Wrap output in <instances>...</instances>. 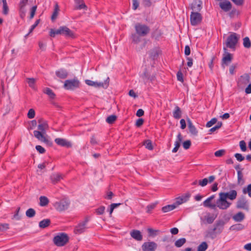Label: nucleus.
Returning a JSON list of instances; mask_svg holds the SVG:
<instances>
[{"mask_svg":"<svg viewBox=\"0 0 251 251\" xmlns=\"http://www.w3.org/2000/svg\"><path fill=\"white\" fill-rule=\"evenodd\" d=\"M216 218V216L208 215L205 219L208 224H212Z\"/></svg>","mask_w":251,"mask_h":251,"instance_id":"50","label":"nucleus"},{"mask_svg":"<svg viewBox=\"0 0 251 251\" xmlns=\"http://www.w3.org/2000/svg\"><path fill=\"white\" fill-rule=\"evenodd\" d=\"M225 153V150H220L216 151L214 153V154L216 157H221V156H223Z\"/></svg>","mask_w":251,"mask_h":251,"instance_id":"58","label":"nucleus"},{"mask_svg":"<svg viewBox=\"0 0 251 251\" xmlns=\"http://www.w3.org/2000/svg\"><path fill=\"white\" fill-rule=\"evenodd\" d=\"M188 128L189 129L190 132L193 135H197L198 131L194 126L193 125L192 122L191 121L188 119Z\"/></svg>","mask_w":251,"mask_h":251,"instance_id":"34","label":"nucleus"},{"mask_svg":"<svg viewBox=\"0 0 251 251\" xmlns=\"http://www.w3.org/2000/svg\"><path fill=\"white\" fill-rule=\"evenodd\" d=\"M207 248V243L205 242H203L198 247V251H205Z\"/></svg>","mask_w":251,"mask_h":251,"instance_id":"42","label":"nucleus"},{"mask_svg":"<svg viewBox=\"0 0 251 251\" xmlns=\"http://www.w3.org/2000/svg\"><path fill=\"white\" fill-rule=\"evenodd\" d=\"M240 148L242 151H245L247 150L246 143L244 140L239 142Z\"/></svg>","mask_w":251,"mask_h":251,"instance_id":"49","label":"nucleus"},{"mask_svg":"<svg viewBox=\"0 0 251 251\" xmlns=\"http://www.w3.org/2000/svg\"><path fill=\"white\" fill-rule=\"evenodd\" d=\"M219 5L221 8L225 12L229 11L232 7L231 3L227 0L220 2Z\"/></svg>","mask_w":251,"mask_h":251,"instance_id":"22","label":"nucleus"},{"mask_svg":"<svg viewBox=\"0 0 251 251\" xmlns=\"http://www.w3.org/2000/svg\"><path fill=\"white\" fill-rule=\"evenodd\" d=\"M220 194L223 196L226 200L227 199L233 201L235 200L237 196V193L236 190H232L229 191V192H221Z\"/></svg>","mask_w":251,"mask_h":251,"instance_id":"16","label":"nucleus"},{"mask_svg":"<svg viewBox=\"0 0 251 251\" xmlns=\"http://www.w3.org/2000/svg\"><path fill=\"white\" fill-rule=\"evenodd\" d=\"M226 222L223 220H219L214 225L213 231L216 234H220L223 230Z\"/></svg>","mask_w":251,"mask_h":251,"instance_id":"13","label":"nucleus"},{"mask_svg":"<svg viewBox=\"0 0 251 251\" xmlns=\"http://www.w3.org/2000/svg\"><path fill=\"white\" fill-rule=\"evenodd\" d=\"M45 133H43L42 131L34 130L33 131L34 136L35 138H36L38 140L43 142L46 144L47 145L49 146H51L52 145V142L50 140L48 139L45 136L44 134Z\"/></svg>","mask_w":251,"mask_h":251,"instance_id":"9","label":"nucleus"},{"mask_svg":"<svg viewBox=\"0 0 251 251\" xmlns=\"http://www.w3.org/2000/svg\"><path fill=\"white\" fill-rule=\"evenodd\" d=\"M208 183V179L207 178H205L202 180H200L199 181V184L201 187H204L206 186Z\"/></svg>","mask_w":251,"mask_h":251,"instance_id":"56","label":"nucleus"},{"mask_svg":"<svg viewBox=\"0 0 251 251\" xmlns=\"http://www.w3.org/2000/svg\"><path fill=\"white\" fill-rule=\"evenodd\" d=\"M243 193L244 194H248L249 196L251 198V184L243 189Z\"/></svg>","mask_w":251,"mask_h":251,"instance_id":"43","label":"nucleus"},{"mask_svg":"<svg viewBox=\"0 0 251 251\" xmlns=\"http://www.w3.org/2000/svg\"><path fill=\"white\" fill-rule=\"evenodd\" d=\"M104 210L105 207L103 206H101L96 209V212L98 213V214L101 215L104 213Z\"/></svg>","mask_w":251,"mask_h":251,"instance_id":"60","label":"nucleus"},{"mask_svg":"<svg viewBox=\"0 0 251 251\" xmlns=\"http://www.w3.org/2000/svg\"><path fill=\"white\" fill-rule=\"evenodd\" d=\"M244 228V226L240 224L235 225L231 227L232 229H236L239 230L242 229Z\"/></svg>","mask_w":251,"mask_h":251,"instance_id":"57","label":"nucleus"},{"mask_svg":"<svg viewBox=\"0 0 251 251\" xmlns=\"http://www.w3.org/2000/svg\"><path fill=\"white\" fill-rule=\"evenodd\" d=\"M237 183L239 185H242L245 182L243 178V175L241 171H237Z\"/></svg>","mask_w":251,"mask_h":251,"instance_id":"32","label":"nucleus"},{"mask_svg":"<svg viewBox=\"0 0 251 251\" xmlns=\"http://www.w3.org/2000/svg\"><path fill=\"white\" fill-rule=\"evenodd\" d=\"M59 10V7L58 5L56 3L55 5L53 13L51 16L52 20L55 19L58 15V13Z\"/></svg>","mask_w":251,"mask_h":251,"instance_id":"39","label":"nucleus"},{"mask_svg":"<svg viewBox=\"0 0 251 251\" xmlns=\"http://www.w3.org/2000/svg\"><path fill=\"white\" fill-rule=\"evenodd\" d=\"M26 79H27V82L29 86L30 87L34 88V84H35L36 80L33 78H28Z\"/></svg>","mask_w":251,"mask_h":251,"instance_id":"48","label":"nucleus"},{"mask_svg":"<svg viewBox=\"0 0 251 251\" xmlns=\"http://www.w3.org/2000/svg\"><path fill=\"white\" fill-rule=\"evenodd\" d=\"M3 3V13L7 15L8 12V7L7 5L6 0H2Z\"/></svg>","mask_w":251,"mask_h":251,"instance_id":"47","label":"nucleus"},{"mask_svg":"<svg viewBox=\"0 0 251 251\" xmlns=\"http://www.w3.org/2000/svg\"><path fill=\"white\" fill-rule=\"evenodd\" d=\"M75 2L77 4L76 9H86L87 6L83 0H75Z\"/></svg>","mask_w":251,"mask_h":251,"instance_id":"30","label":"nucleus"},{"mask_svg":"<svg viewBox=\"0 0 251 251\" xmlns=\"http://www.w3.org/2000/svg\"><path fill=\"white\" fill-rule=\"evenodd\" d=\"M39 204L41 206H46L48 204L49 202V199L45 196H41L39 198Z\"/></svg>","mask_w":251,"mask_h":251,"instance_id":"33","label":"nucleus"},{"mask_svg":"<svg viewBox=\"0 0 251 251\" xmlns=\"http://www.w3.org/2000/svg\"><path fill=\"white\" fill-rule=\"evenodd\" d=\"M217 119L214 118L212 119L210 121L208 122L206 124V127H210L212 126L214 124H215L217 122Z\"/></svg>","mask_w":251,"mask_h":251,"instance_id":"52","label":"nucleus"},{"mask_svg":"<svg viewBox=\"0 0 251 251\" xmlns=\"http://www.w3.org/2000/svg\"><path fill=\"white\" fill-rule=\"evenodd\" d=\"M35 149L40 153H44L45 152V149L40 145H37Z\"/></svg>","mask_w":251,"mask_h":251,"instance_id":"61","label":"nucleus"},{"mask_svg":"<svg viewBox=\"0 0 251 251\" xmlns=\"http://www.w3.org/2000/svg\"><path fill=\"white\" fill-rule=\"evenodd\" d=\"M56 75L59 78L64 79L68 76L67 72L64 69H60L55 72Z\"/></svg>","mask_w":251,"mask_h":251,"instance_id":"26","label":"nucleus"},{"mask_svg":"<svg viewBox=\"0 0 251 251\" xmlns=\"http://www.w3.org/2000/svg\"><path fill=\"white\" fill-rule=\"evenodd\" d=\"M173 113L174 118L176 119H178L181 117L182 112L178 106L175 107Z\"/></svg>","mask_w":251,"mask_h":251,"instance_id":"27","label":"nucleus"},{"mask_svg":"<svg viewBox=\"0 0 251 251\" xmlns=\"http://www.w3.org/2000/svg\"><path fill=\"white\" fill-rule=\"evenodd\" d=\"M234 156L236 159L240 162L243 161L245 159L244 157L240 153H235Z\"/></svg>","mask_w":251,"mask_h":251,"instance_id":"59","label":"nucleus"},{"mask_svg":"<svg viewBox=\"0 0 251 251\" xmlns=\"http://www.w3.org/2000/svg\"><path fill=\"white\" fill-rule=\"evenodd\" d=\"M60 34L62 35V28L61 26H60L58 29L56 30H54L53 29H51L50 33V35L51 37H54L55 35Z\"/></svg>","mask_w":251,"mask_h":251,"instance_id":"36","label":"nucleus"},{"mask_svg":"<svg viewBox=\"0 0 251 251\" xmlns=\"http://www.w3.org/2000/svg\"><path fill=\"white\" fill-rule=\"evenodd\" d=\"M88 219L86 218L84 221L80 222L75 227V232L76 234H81L84 232L87 228V223H88Z\"/></svg>","mask_w":251,"mask_h":251,"instance_id":"15","label":"nucleus"},{"mask_svg":"<svg viewBox=\"0 0 251 251\" xmlns=\"http://www.w3.org/2000/svg\"><path fill=\"white\" fill-rule=\"evenodd\" d=\"M114 194L112 192L108 191L106 192V195L104 198L107 200H111Z\"/></svg>","mask_w":251,"mask_h":251,"instance_id":"64","label":"nucleus"},{"mask_svg":"<svg viewBox=\"0 0 251 251\" xmlns=\"http://www.w3.org/2000/svg\"><path fill=\"white\" fill-rule=\"evenodd\" d=\"M191 145V141L190 140H186L183 143L182 145H183V147L184 148V149L187 150L190 147Z\"/></svg>","mask_w":251,"mask_h":251,"instance_id":"54","label":"nucleus"},{"mask_svg":"<svg viewBox=\"0 0 251 251\" xmlns=\"http://www.w3.org/2000/svg\"><path fill=\"white\" fill-rule=\"evenodd\" d=\"M36 9H37L36 6H34L31 8V11H30V19H32L34 17Z\"/></svg>","mask_w":251,"mask_h":251,"instance_id":"62","label":"nucleus"},{"mask_svg":"<svg viewBox=\"0 0 251 251\" xmlns=\"http://www.w3.org/2000/svg\"><path fill=\"white\" fill-rule=\"evenodd\" d=\"M44 92L48 95L51 99H54L55 97V95L54 93L49 88H46L44 90Z\"/></svg>","mask_w":251,"mask_h":251,"instance_id":"40","label":"nucleus"},{"mask_svg":"<svg viewBox=\"0 0 251 251\" xmlns=\"http://www.w3.org/2000/svg\"><path fill=\"white\" fill-rule=\"evenodd\" d=\"M62 28V35L72 38H75V35L74 33L70 30L68 27L66 26H61Z\"/></svg>","mask_w":251,"mask_h":251,"instance_id":"17","label":"nucleus"},{"mask_svg":"<svg viewBox=\"0 0 251 251\" xmlns=\"http://www.w3.org/2000/svg\"><path fill=\"white\" fill-rule=\"evenodd\" d=\"M186 239L184 238L179 239L175 242V245L177 248L181 247L186 243Z\"/></svg>","mask_w":251,"mask_h":251,"instance_id":"37","label":"nucleus"},{"mask_svg":"<svg viewBox=\"0 0 251 251\" xmlns=\"http://www.w3.org/2000/svg\"><path fill=\"white\" fill-rule=\"evenodd\" d=\"M144 145L145 146L146 148L149 150H153V147L152 145V143L151 140H147L145 141L144 143Z\"/></svg>","mask_w":251,"mask_h":251,"instance_id":"46","label":"nucleus"},{"mask_svg":"<svg viewBox=\"0 0 251 251\" xmlns=\"http://www.w3.org/2000/svg\"><path fill=\"white\" fill-rule=\"evenodd\" d=\"M250 77L249 74H244L238 79L237 83L238 88L243 89L250 82Z\"/></svg>","mask_w":251,"mask_h":251,"instance_id":"7","label":"nucleus"},{"mask_svg":"<svg viewBox=\"0 0 251 251\" xmlns=\"http://www.w3.org/2000/svg\"><path fill=\"white\" fill-rule=\"evenodd\" d=\"M202 2L200 0H195L191 4L193 11L199 12L202 8Z\"/></svg>","mask_w":251,"mask_h":251,"instance_id":"20","label":"nucleus"},{"mask_svg":"<svg viewBox=\"0 0 251 251\" xmlns=\"http://www.w3.org/2000/svg\"><path fill=\"white\" fill-rule=\"evenodd\" d=\"M149 233V236L154 237L160 233V231L158 229H154L151 228H149L147 229Z\"/></svg>","mask_w":251,"mask_h":251,"instance_id":"29","label":"nucleus"},{"mask_svg":"<svg viewBox=\"0 0 251 251\" xmlns=\"http://www.w3.org/2000/svg\"><path fill=\"white\" fill-rule=\"evenodd\" d=\"M134 28L136 33L143 37L147 35L150 31V27L142 23H136L134 25Z\"/></svg>","mask_w":251,"mask_h":251,"instance_id":"2","label":"nucleus"},{"mask_svg":"<svg viewBox=\"0 0 251 251\" xmlns=\"http://www.w3.org/2000/svg\"><path fill=\"white\" fill-rule=\"evenodd\" d=\"M219 195V198L217 200L216 203L214 204L215 207H217L222 210L227 209L231 205V203L228 201L220 193Z\"/></svg>","mask_w":251,"mask_h":251,"instance_id":"5","label":"nucleus"},{"mask_svg":"<svg viewBox=\"0 0 251 251\" xmlns=\"http://www.w3.org/2000/svg\"><path fill=\"white\" fill-rule=\"evenodd\" d=\"M55 142L59 146L63 147H71V144L70 142L67 141L66 140L63 138H56L55 139Z\"/></svg>","mask_w":251,"mask_h":251,"instance_id":"23","label":"nucleus"},{"mask_svg":"<svg viewBox=\"0 0 251 251\" xmlns=\"http://www.w3.org/2000/svg\"><path fill=\"white\" fill-rule=\"evenodd\" d=\"M245 214L242 212H239L235 214L232 218L236 222H240L245 219Z\"/></svg>","mask_w":251,"mask_h":251,"instance_id":"25","label":"nucleus"},{"mask_svg":"<svg viewBox=\"0 0 251 251\" xmlns=\"http://www.w3.org/2000/svg\"><path fill=\"white\" fill-rule=\"evenodd\" d=\"M50 223V219H44L39 222V226L41 228H46L48 226Z\"/></svg>","mask_w":251,"mask_h":251,"instance_id":"35","label":"nucleus"},{"mask_svg":"<svg viewBox=\"0 0 251 251\" xmlns=\"http://www.w3.org/2000/svg\"><path fill=\"white\" fill-rule=\"evenodd\" d=\"M236 67L237 64H233L230 66L229 71L231 75H233L234 74L235 69H236Z\"/></svg>","mask_w":251,"mask_h":251,"instance_id":"63","label":"nucleus"},{"mask_svg":"<svg viewBox=\"0 0 251 251\" xmlns=\"http://www.w3.org/2000/svg\"><path fill=\"white\" fill-rule=\"evenodd\" d=\"M202 20L201 14L197 12L192 11L190 15V23L193 26H196L201 23Z\"/></svg>","mask_w":251,"mask_h":251,"instance_id":"10","label":"nucleus"},{"mask_svg":"<svg viewBox=\"0 0 251 251\" xmlns=\"http://www.w3.org/2000/svg\"><path fill=\"white\" fill-rule=\"evenodd\" d=\"M176 207V204L167 205L162 208V211L164 213L168 212L175 209Z\"/></svg>","mask_w":251,"mask_h":251,"instance_id":"31","label":"nucleus"},{"mask_svg":"<svg viewBox=\"0 0 251 251\" xmlns=\"http://www.w3.org/2000/svg\"><path fill=\"white\" fill-rule=\"evenodd\" d=\"M239 38V35L236 33H232L226 39V47L235 50L236 45Z\"/></svg>","mask_w":251,"mask_h":251,"instance_id":"3","label":"nucleus"},{"mask_svg":"<svg viewBox=\"0 0 251 251\" xmlns=\"http://www.w3.org/2000/svg\"><path fill=\"white\" fill-rule=\"evenodd\" d=\"M35 211L34 209L33 208H29L28 209L26 212H25V215L26 216L28 217V218H32L35 215Z\"/></svg>","mask_w":251,"mask_h":251,"instance_id":"38","label":"nucleus"},{"mask_svg":"<svg viewBox=\"0 0 251 251\" xmlns=\"http://www.w3.org/2000/svg\"><path fill=\"white\" fill-rule=\"evenodd\" d=\"M243 45L246 48L249 49L251 46V42L249 37H246L243 39Z\"/></svg>","mask_w":251,"mask_h":251,"instance_id":"41","label":"nucleus"},{"mask_svg":"<svg viewBox=\"0 0 251 251\" xmlns=\"http://www.w3.org/2000/svg\"><path fill=\"white\" fill-rule=\"evenodd\" d=\"M117 116L115 115H112L108 116L106 120L107 123L109 124H113L116 120Z\"/></svg>","mask_w":251,"mask_h":251,"instance_id":"44","label":"nucleus"},{"mask_svg":"<svg viewBox=\"0 0 251 251\" xmlns=\"http://www.w3.org/2000/svg\"><path fill=\"white\" fill-rule=\"evenodd\" d=\"M130 235L133 239L138 241H140L143 239V236L138 230H132L130 231Z\"/></svg>","mask_w":251,"mask_h":251,"instance_id":"19","label":"nucleus"},{"mask_svg":"<svg viewBox=\"0 0 251 251\" xmlns=\"http://www.w3.org/2000/svg\"><path fill=\"white\" fill-rule=\"evenodd\" d=\"M39 125L38 126V131L46 133V130L48 128L49 126L47 121L40 119L38 120Z\"/></svg>","mask_w":251,"mask_h":251,"instance_id":"18","label":"nucleus"},{"mask_svg":"<svg viewBox=\"0 0 251 251\" xmlns=\"http://www.w3.org/2000/svg\"><path fill=\"white\" fill-rule=\"evenodd\" d=\"M63 177L64 176L59 173L53 174L50 176V180L53 184L58 183L60 180L62 179Z\"/></svg>","mask_w":251,"mask_h":251,"instance_id":"21","label":"nucleus"},{"mask_svg":"<svg viewBox=\"0 0 251 251\" xmlns=\"http://www.w3.org/2000/svg\"><path fill=\"white\" fill-rule=\"evenodd\" d=\"M69 241L67 234L60 233L55 236L53 239V243L57 247H62L65 245Z\"/></svg>","mask_w":251,"mask_h":251,"instance_id":"1","label":"nucleus"},{"mask_svg":"<svg viewBox=\"0 0 251 251\" xmlns=\"http://www.w3.org/2000/svg\"><path fill=\"white\" fill-rule=\"evenodd\" d=\"M236 207L238 209H249V204L247 200L244 197L240 198L236 203Z\"/></svg>","mask_w":251,"mask_h":251,"instance_id":"14","label":"nucleus"},{"mask_svg":"<svg viewBox=\"0 0 251 251\" xmlns=\"http://www.w3.org/2000/svg\"><path fill=\"white\" fill-rule=\"evenodd\" d=\"M203 204L205 207H210L211 208H215L214 204L211 203V201L208 199L203 201Z\"/></svg>","mask_w":251,"mask_h":251,"instance_id":"45","label":"nucleus"},{"mask_svg":"<svg viewBox=\"0 0 251 251\" xmlns=\"http://www.w3.org/2000/svg\"><path fill=\"white\" fill-rule=\"evenodd\" d=\"M35 113L33 109H30L27 113V117L29 119H32L35 117Z\"/></svg>","mask_w":251,"mask_h":251,"instance_id":"53","label":"nucleus"},{"mask_svg":"<svg viewBox=\"0 0 251 251\" xmlns=\"http://www.w3.org/2000/svg\"><path fill=\"white\" fill-rule=\"evenodd\" d=\"M70 203L69 200L63 199L55 202L53 204V206L56 210L61 212L67 210L69 207Z\"/></svg>","mask_w":251,"mask_h":251,"instance_id":"4","label":"nucleus"},{"mask_svg":"<svg viewBox=\"0 0 251 251\" xmlns=\"http://www.w3.org/2000/svg\"><path fill=\"white\" fill-rule=\"evenodd\" d=\"M39 23V20H37L35 24H33L31 26V28L29 30V32L25 35V37H26L27 36H28L29 35V34L30 33H31L33 30H34V29L37 26V25H38V24Z\"/></svg>","mask_w":251,"mask_h":251,"instance_id":"51","label":"nucleus"},{"mask_svg":"<svg viewBox=\"0 0 251 251\" xmlns=\"http://www.w3.org/2000/svg\"><path fill=\"white\" fill-rule=\"evenodd\" d=\"M157 247V244L153 241L145 242L142 246L143 251H155Z\"/></svg>","mask_w":251,"mask_h":251,"instance_id":"12","label":"nucleus"},{"mask_svg":"<svg viewBox=\"0 0 251 251\" xmlns=\"http://www.w3.org/2000/svg\"><path fill=\"white\" fill-rule=\"evenodd\" d=\"M109 77H107L104 82H98L89 79L85 80V82L86 84L89 86H93L96 88L102 87L104 88H106L109 85Z\"/></svg>","mask_w":251,"mask_h":251,"instance_id":"8","label":"nucleus"},{"mask_svg":"<svg viewBox=\"0 0 251 251\" xmlns=\"http://www.w3.org/2000/svg\"><path fill=\"white\" fill-rule=\"evenodd\" d=\"M224 54L222 60V66L225 68L226 66L228 65V64L231 62L232 60V55L227 52V49L225 48H224Z\"/></svg>","mask_w":251,"mask_h":251,"instance_id":"11","label":"nucleus"},{"mask_svg":"<svg viewBox=\"0 0 251 251\" xmlns=\"http://www.w3.org/2000/svg\"><path fill=\"white\" fill-rule=\"evenodd\" d=\"M190 196V194H187L185 196L177 198L175 204H176V205H178L187 201L189 200Z\"/></svg>","mask_w":251,"mask_h":251,"instance_id":"24","label":"nucleus"},{"mask_svg":"<svg viewBox=\"0 0 251 251\" xmlns=\"http://www.w3.org/2000/svg\"><path fill=\"white\" fill-rule=\"evenodd\" d=\"M9 228L8 224H0V231H4Z\"/></svg>","mask_w":251,"mask_h":251,"instance_id":"55","label":"nucleus"},{"mask_svg":"<svg viewBox=\"0 0 251 251\" xmlns=\"http://www.w3.org/2000/svg\"><path fill=\"white\" fill-rule=\"evenodd\" d=\"M79 84V81L77 78H74L72 79L66 80L64 82V87L67 90H74L78 88Z\"/></svg>","mask_w":251,"mask_h":251,"instance_id":"6","label":"nucleus"},{"mask_svg":"<svg viewBox=\"0 0 251 251\" xmlns=\"http://www.w3.org/2000/svg\"><path fill=\"white\" fill-rule=\"evenodd\" d=\"M142 36L137 34L136 33L132 34L131 35V39L132 42L134 44H138L142 41Z\"/></svg>","mask_w":251,"mask_h":251,"instance_id":"28","label":"nucleus"}]
</instances>
